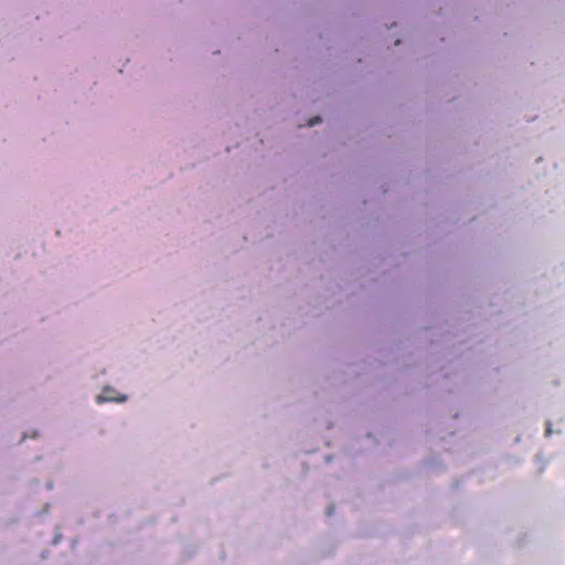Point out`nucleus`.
<instances>
[{"instance_id":"obj_2","label":"nucleus","mask_w":565,"mask_h":565,"mask_svg":"<svg viewBox=\"0 0 565 565\" xmlns=\"http://www.w3.org/2000/svg\"><path fill=\"white\" fill-rule=\"evenodd\" d=\"M320 121H321V118H320V117H313V118H311V119L308 121V125H309L310 127H312V126H315V125L319 124Z\"/></svg>"},{"instance_id":"obj_1","label":"nucleus","mask_w":565,"mask_h":565,"mask_svg":"<svg viewBox=\"0 0 565 565\" xmlns=\"http://www.w3.org/2000/svg\"><path fill=\"white\" fill-rule=\"evenodd\" d=\"M110 393H113V388L110 387H105L104 391H103V395L98 397V402H122L125 401V397H116V396H113L110 395Z\"/></svg>"}]
</instances>
